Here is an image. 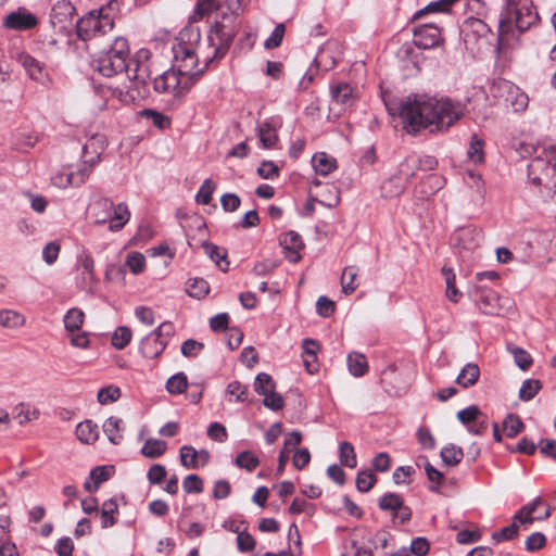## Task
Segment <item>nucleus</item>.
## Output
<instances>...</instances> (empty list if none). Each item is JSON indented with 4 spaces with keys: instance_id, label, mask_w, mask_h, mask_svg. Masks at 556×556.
<instances>
[{
    "instance_id": "19",
    "label": "nucleus",
    "mask_w": 556,
    "mask_h": 556,
    "mask_svg": "<svg viewBox=\"0 0 556 556\" xmlns=\"http://www.w3.org/2000/svg\"><path fill=\"white\" fill-rule=\"evenodd\" d=\"M331 99L334 103L341 105V110H345L354 104L356 96L353 87L348 83H338L330 87Z\"/></svg>"
},
{
    "instance_id": "64",
    "label": "nucleus",
    "mask_w": 556,
    "mask_h": 556,
    "mask_svg": "<svg viewBox=\"0 0 556 556\" xmlns=\"http://www.w3.org/2000/svg\"><path fill=\"white\" fill-rule=\"evenodd\" d=\"M540 452L556 460V440L553 439H542L539 443Z\"/></svg>"
},
{
    "instance_id": "17",
    "label": "nucleus",
    "mask_w": 556,
    "mask_h": 556,
    "mask_svg": "<svg viewBox=\"0 0 556 556\" xmlns=\"http://www.w3.org/2000/svg\"><path fill=\"white\" fill-rule=\"evenodd\" d=\"M472 296L483 314L497 315L500 313V296L494 290L477 286L472 291Z\"/></svg>"
},
{
    "instance_id": "48",
    "label": "nucleus",
    "mask_w": 556,
    "mask_h": 556,
    "mask_svg": "<svg viewBox=\"0 0 556 556\" xmlns=\"http://www.w3.org/2000/svg\"><path fill=\"white\" fill-rule=\"evenodd\" d=\"M377 482V477L368 470L359 471L356 477V488L359 492H368Z\"/></svg>"
},
{
    "instance_id": "47",
    "label": "nucleus",
    "mask_w": 556,
    "mask_h": 556,
    "mask_svg": "<svg viewBox=\"0 0 556 556\" xmlns=\"http://www.w3.org/2000/svg\"><path fill=\"white\" fill-rule=\"evenodd\" d=\"M121 396V389L115 386H109L101 388L98 392L97 399L98 402L102 405L113 403L117 401Z\"/></svg>"
},
{
    "instance_id": "16",
    "label": "nucleus",
    "mask_w": 556,
    "mask_h": 556,
    "mask_svg": "<svg viewBox=\"0 0 556 556\" xmlns=\"http://www.w3.org/2000/svg\"><path fill=\"white\" fill-rule=\"evenodd\" d=\"M443 42L441 29L432 24H425L414 29V43L420 49H432Z\"/></svg>"
},
{
    "instance_id": "49",
    "label": "nucleus",
    "mask_w": 556,
    "mask_h": 556,
    "mask_svg": "<svg viewBox=\"0 0 556 556\" xmlns=\"http://www.w3.org/2000/svg\"><path fill=\"white\" fill-rule=\"evenodd\" d=\"M215 188V182H213L211 179H205L195 195L197 202L203 205H207L212 200V194Z\"/></svg>"
},
{
    "instance_id": "23",
    "label": "nucleus",
    "mask_w": 556,
    "mask_h": 556,
    "mask_svg": "<svg viewBox=\"0 0 556 556\" xmlns=\"http://www.w3.org/2000/svg\"><path fill=\"white\" fill-rule=\"evenodd\" d=\"M281 245L290 251L289 258L293 262H298L301 258L299 250L303 248V241L299 233L295 231L286 232L280 241Z\"/></svg>"
},
{
    "instance_id": "8",
    "label": "nucleus",
    "mask_w": 556,
    "mask_h": 556,
    "mask_svg": "<svg viewBox=\"0 0 556 556\" xmlns=\"http://www.w3.org/2000/svg\"><path fill=\"white\" fill-rule=\"evenodd\" d=\"M418 170L417 155H407L400 164L397 174L383 182L381 187L383 195L387 198L400 195Z\"/></svg>"
},
{
    "instance_id": "26",
    "label": "nucleus",
    "mask_w": 556,
    "mask_h": 556,
    "mask_svg": "<svg viewBox=\"0 0 556 556\" xmlns=\"http://www.w3.org/2000/svg\"><path fill=\"white\" fill-rule=\"evenodd\" d=\"M480 369L477 364L468 363L459 372L456 382L463 388L475 386L479 379Z\"/></svg>"
},
{
    "instance_id": "43",
    "label": "nucleus",
    "mask_w": 556,
    "mask_h": 556,
    "mask_svg": "<svg viewBox=\"0 0 556 556\" xmlns=\"http://www.w3.org/2000/svg\"><path fill=\"white\" fill-rule=\"evenodd\" d=\"M275 381L266 372H260L254 380V391L260 395H265L275 390Z\"/></svg>"
},
{
    "instance_id": "9",
    "label": "nucleus",
    "mask_w": 556,
    "mask_h": 556,
    "mask_svg": "<svg viewBox=\"0 0 556 556\" xmlns=\"http://www.w3.org/2000/svg\"><path fill=\"white\" fill-rule=\"evenodd\" d=\"M490 93L497 100H503L515 112H523L529 104L528 96L520 88L506 79H496L490 86Z\"/></svg>"
},
{
    "instance_id": "46",
    "label": "nucleus",
    "mask_w": 556,
    "mask_h": 556,
    "mask_svg": "<svg viewBox=\"0 0 556 556\" xmlns=\"http://www.w3.org/2000/svg\"><path fill=\"white\" fill-rule=\"evenodd\" d=\"M126 266L134 275H139L146 269V257L142 253L132 252L127 255Z\"/></svg>"
},
{
    "instance_id": "20",
    "label": "nucleus",
    "mask_w": 556,
    "mask_h": 556,
    "mask_svg": "<svg viewBox=\"0 0 556 556\" xmlns=\"http://www.w3.org/2000/svg\"><path fill=\"white\" fill-rule=\"evenodd\" d=\"M444 185L445 178L443 176L440 174H430L419 184L418 192L421 194V198H428L441 190Z\"/></svg>"
},
{
    "instance_id": "35",
    "label": "nucleus",
    "mask_w": 556,
    "mask_h": 556,
    "mask_svg": "<svg viewBox=\"0 0 556 556\" xmlns=\"http://www.w3.org/2000/svg\"><path fill=\"white\" fill-rule=\"evenodd\" d=\"M507 350L514 356L516 365L521 370H527L532 365L533 359L526 350L514 344H507Z\"/></svg>"
},
{
    "instance_id": "25",
    "label": "nucleus",
    "mask_w": 556,
    "mask_h": 556,
    "mask_svg": "<svg viewBox=\"0 0 556 556\" xmlns=\"http://www.w3.org/2000/svg\"><path fill=\"white\" fill-rule=\"evenodd\" d=\"M257 134L260 137L261 144L265 149L273 148L278 140L277 130L268 121L257 126Z\"/></svg>"
},
{
    "instance_id": "39",
    "label": "nucleus",
    "mask_w": 556,
    "mask_h": 556,
    "mask_svg": "<svg viewBox=\"0 0 556 556\" xmlns=\"http://www.w3.org/2000/svg\"><path fill=\"white\" fill-rule=\"evenodd\" d=\"M542 383L538 379H527L522 382L519 389V399L521 401L532 400L541 390Z\"/></svg>"
},
{
    "instance_id": "1",
    "label": "nucleus",
    "mask_w": 556,
    "mask_h": 556,
    "mask_svg": "<svg viewBox=\"0 0 556 556\" xmlns=\"http://www.w3.org/2000/svg\"><path fill=\"white\" fill-rule=\"evenodd\" d=\"M242 0H195L189 16L190 23H198L216 12L206 40L195 42L180 41L173 48V68L157 76L153 81L154 90L174 98L184 97L194 84V77L201 75L215 60L223 58L229 50L241 21Z\"/></svg>"
},
{
    "instance_id": "52",
    "label": "nucleus",
    "mask_w": 556,
    "mask_h": 556,
    "mask_svg": "<svg viewBox=\"0 0 556 556\" xmlns=\"http://www.w3.org/2000/svg\"><path fill=\"white\" fill-rule=\"evenodd\" d=\"M182 488L186 493H201L203 491V480L197 475H189L184 479Z\"/></svg>"
},
{
    "instance_id": "10",
    "label": "nucleus",
    "mask_w": 556,
    "mask_h": 556,
    "mask_svg": "<svg viewBox=\"0 0 556 556\" xmlns=\"http://www.w3.org/2000/svg\"><path fill=\"white\" fill-rule=\"evenodd\" d=\"M172 323L161 324L154 331L148 334L141 342V352L147 358L159 357L166 348L169 338L174 334Z\"/></svg>"
},
{
    "instance_id": "13",
    "label": "nucleus",
    "mask_w": 556,
    "mask_h": 556,
    "mask_svg": "<svg viewBox=\"0 0 556 556\" xmlns=\"http://www.w3.org/2000/svg\"><path fill=\"white\" fill-rule=\"evenodd\" d=\"M38 23L39 20L35 14L21 7L5 16L3 26L12 30L26 31L37 27Z\"/></svg>"
},
{
    "instance_id": "7",
    "label": "nucleus",
    "mask_w": 556,
    "mask_h": 556,
    "mask_svg": "<svg viewBox=\"0 0 556 556\" xmlns=\"http://www.w3.org/2000/svg\"><path fill=\"white\" fill-rule=\"evenodd\" d=\"M91 216L94 218V223L109 222V230L118 231L128 223L130 212L125 203L114 205L111 199L100 198L91 205Z\"/></svg>"
},
{
    "instance_id": "41",
    "label": "nucleus",
    "mask_w": 556,
    "mask_h": 556,
    "mask_svg": "<svg viewBox=\"0 0 556 556\" xmlns=\"http://www.w3.org/2000/svg\"><path fill=\"white\" fill-rule=\"evenodd\" d=\"M131 330L126 326H121L115 329L112 336V345L117 350L125 349L131 340Z\"/></svg>"
},
{
    "instance_id": "57",
    "label": "nucleus",
    "mask_w": 556,
    "mask_h": 556,
    "mask_svg": "<svg viewBox=\"0 0 556 556\" xmlns=\"http://www.w3.org/2000/svg\"><path fill=\"white\" fill-rule=\"evenodd\" d=\"M263 396H264L263 404L267 408H269L271 410H280L283 407V404H285L283 399L279 393L275 392V390L266 393Z\"/></svg>"
},
{
    "instance_id": "28",
    "label": "nucleus",
    "mask_w": 556,
    "mask_h": 556,
    "mask_svg": "<svg viewBox=\"0 0 556 556\" xmlns=\"http://www.w3.org/2000/svg\"><path fill=\"white\" fill-rule=\"evenodd\" d=\"M17 62L25 68L29 77L34 80H39L42 77V67L40 63L27 53H21L17 56Z\"/></svg>"
},
{
    "instance_id": "37",
    "label": "nucleus",
    "mask_w": 556,
    "mask_h": 556,
    "mask_svg": "<svg viewBox=\"0 0 556 556\" xmlns=\"http://www.w3.org/2000/svg\"><path fill=\"white\" fill-rule=\"evenodd\" d=\"M339 459L341 465L349 467V468H355L357 465L356 454L354 446L348 442L344 441L339 446Z\"/></svg>"
},
{
    "instance_id": "21",
    "label": "nucleus",
    "mask_w": 556,
    "mask_h": 556,
    "mask_svg": "<svg viewBox=\"0 0 556 556\" xmlns=\"http://www.w3.org/2000/svg\"><path fill=\"white\" fill-rule=\"evenodd\" d=\"M76 437L84 444L94 443L99 438L97 424L90 419L79 422L76 427Z\"/></svg>"
},
{
    "instance_id": "3",
    "label": "nucleus",
    "mask_w": 556,
    "mask_h": 556,
    "mask_svg": "<svg viewBox=\"0 0 556 556\" xmlns=\"http://www.w3.org/2000/svg\"><path fill=\"white\" fill-rule=\"evenodd\" d=\"M387 111L399 116L407 132L429 129L430 132L446 131L466 112V104L450 98L437 99L427 94H410L397 100L383 96Z\"/></svg>"
},
{
    "instance_id": "56",
    "label": "nucleus",
    "mask_w": 556,
    "mask_h": 556,
    "mask_svg": "<svg viewBox=\"0 0 556 556\" xmlns=\"http://www.w3.org/2000/svg\"><path fill=\"white\" fill-rule=\"evenodd\" d=\"M60 250H61V247H60L59 242H56V241L49 242L48 244L45 245V248L42 250L43 261L48 265H52L58 260Z\"/></svg>"
},
{
    "instance_id": "30",
    "label": "nucleus",
    "mask_w": 556,
    "mask_h": 556,
    "mask_svg": "<svg viewBox=\"0 0 556 556\" xmlns=\"http://www.w3.org/2000/svg\"><path fill=\"white\" fill-rule=\"evenodd\" d=\"M358 269L355 266H346L341 275V288L345 295L352 294L358 287L356 282Z\"/></svg>"
},
{
    "instance_id": "4",
    "label": "nucleus",
    "mask_w": 556,
    "mask_h": 556,
    "mask_svg": "<svg viewBox=\"0 0 556 556\" xmlns=\"http://www.w3.org/2000/svg\"><path fill=\"white\" fill-rule=\"evenodd\" d=\"M540 21L539 13L531 0H506L498 20V46H505L509 35H514V30L519 33L528 30L536 25Z\"/></svg>"
},
{
    "instance_id": "51",
    "label": "nucleus",
    "mask_w": 556,
    "mask_h": 556,
    "mask_svg": "<svg viewBox=\"0 0 556 556\" xmlns=\"http://www.w3.org/2000/svg\"><path fill=\"white\" fill-rule=\"evenodd\" d=\"M336 309V303L327 296H319L316 302V311L321 317H330Z\"/></svg>"
},
{
    "instance_id": "22",
    "label": "nucleus",
    "mask_w": 556,
    "mask_h": 556,
    "mask_svg": "<svg viewBox=\"0 0 556 556\" xmlns=\"http://www.w3.org/2000/svg\"><path fill=\"white\" fill-rule=\"evenodd\" d=\"M26 317L15 309H0V327L16 330L24 327Z\"/></svg>"
},
{
    "instance_id": "6",
    "label": "nucleus",
    "mask_w": 556,
    "mask_h": 556,
    "mask_svg": "<svg viewBox=\"0 0 556 556\" xmlns=\"http://www.w3.org/2000/svg\"><path fill=\"white\" fill-rule=\"evenodd\" d=\"M116 5V1H111L108 7L90 11L88 14L83 16L76 25L78 38L84 41H88L101 38L112 31L114 27L112 11Z\"/></svg>"
},
{
    "instance_id": "11",
    "label": "nucleus",
    "mask_w": 556,
    "mask_h": 556,
    "mask_svg": "<svg viewBox=\"0 0 556 556\" xmlns=\"http://www.w3.org/2000/svg\"><path fill=\"white\" fill-rule=\"evenodd\" d=\"M462 34L466 48L473 51L476 48L479 50L482 43H488L492 30L484 21L470 17L465 21Z\"/></svg>"
},
{
    "instance_id": "14",
    "label": "nucleus",
    "mask_w": 556,
    "mask_h": 556,
    "mask_svg": "<svg viewBox=\"0 0 556 556\" xmlns=\"http://www.w3.org/2000/svg\"><path fill=\"white\" fill-rule=\"evenodd\" d=\"M77 283L81 289L92 290L96 283L94 260L90 252L83 251L76 263Z\"/></svg>"
},
{
    "instance_id": "29",
    "label": "nucleus",
    "mask_w": 556,
    "mask_h": 556,
    "mask_svg": "<svg viewBox=\"0 0 556 556\" xmlns=\"http://www.w3.org/2000/svg\"><path fill=\"white\" fill-rule=\"evenodd\" d=\"M122 426V419L114 416L109 417L103 424V431L113 444H119L123 439V435L119 433L123 429Z\"/></svg>"
},
{
    "instance_id": "45",
    "label": "nucleus",
    "mask_w": 556,
    "mask_h": 556,
    "mask_svg": "<svg viewBox=\"0 0 556 556\" xmlns=\"http://www.w3.org/2000/svg\"><path fill=\"white\" fill-rule=\"evenodd\" d=\"M188 382L187 377L184 372L172 376L166 382V390L170 394L184 393L187 389Z\"/></svg>"
},
{
    "instance_id": "24",
    "label": "nucleus",
    "mask_w": 556,
    "mask_h": 556,
    "mask_svg": "<svg viewBox=\"0 0 556 556\" xmlns=\"http://www.w3.org/2000/svg\"><path fill=\"white\" fill-rule=\"evenodd\" d=\"M313 168L316 174L327 176L337 168L336 159L325 152L316 153L312 159Z\"/></svg>"
},
{
    "instance_id": "38",
    "label": "nucleus",
    "mask_w": 556,
    "mask_h": 556,
    "mask_svg": "<svg viewBox=\"0 0 556 556\" xmlns=\"http://www.w3.org/2000/svg\"><path fill=\"white\" fill-rule=\"evenodd\" d=\"M484 141L476 134L472 135L467 155L475 164H480L484 161L483 153Z\"/></svg>"
},
{
    "instance_id": "62",
    "label": "nucleus",
    "mask_w": 556,
    "mask_h": 556,
    "mask_svg": "<svg viewBox=\"0 0 556 556\" xmlns=\"http://www.w3.org/2000/svg\"><path fill=\"white\" fill-rule=\"evenodd\" d=\"M430 545L425 538H416L412 541L409 552L410 555L425 556L429 552Z\"/></svg>"
},
{
    "instance_id": "34",
    "label": "nucleus",
    "mask_w": 556,
    "mask_h": 556,
    "mask_svg": "<svg viewBox=\"0 0 556 556\" xmlns=\"http://www.w3.org/2000/svg\"><path fill=\"white\" fill-rule=\"evenodd\" d=\"M541 504V498L536 497L530 505L523 506L516 515L515 519L520 521L521 523H532L535 519L532 517V514L535 511L538 505ZM549 516V510L547 509L543 516V518H547ZM536 519H542V517H538Z\"/></svg>"
},
{
    "instance_id": "53",
    "label": "nucleus",
    "mask_w": 556,
    "mask_h": 556,
    "mask_svg": "<svg viewBox=\"0 0 556 556\" xmlns=\"http://www.w3.org/2000/svg\"><path fill=\"white\" fill-rule=\"evenodd\" d=\"M286 27L282 23L278 24L271 35L265 40V48L275 49L278 48L283 39Z\"/></svg>"
},
{
    "instance_id": "2",
    "label": "nucleus",
    "mask_w": 556,
    "mask_h": 556,
    "mask_svg": "<svg viewBox=\"0 0 556 556\" xmlns=\"http://www.w3.org/2000/svg\"><path fill=\"white\" fill-rule=\"evenodd\" d=\"M148 59L147 50L139 51L136 59H130L128 39L116 36L97 54L92 65L105 77H117L119 84L111 86L113 96L124 104H131L149 93L151 70Z\"/></svg>"
},
{
    "instance_id": "58",
    "label": "nucleus",
    "mask_w": 556,
    "mask_h": 556,
    "mask_svg": "<svg viewBox=\"0 0 556 556\" xmlns=\"http://www.w3.org/2000/svg\"><path fill=\"white\" fill-rule=\"evenodd\" d=\"M229 324V316L227 313H220L215 316H213L210 319V327L213 331H228L230 328L228 327Z\"/></svg>"
},
{
    "instance_id": "59",
    "label": "nucleus",
    "mask_w": 556,
    "mask_h": 556,
    "mask_svg": "<svg viewBox=\"0 0 556 556\" xmlns=\"http://www.w3.org/2000/svg\"><path fill=\"white\" fill-rule=\"evenodd\" d=\"M165 477L166 468L160 464L152 465L147 473V478L151 484H160Z\"/></svg>"
},
{
    "instance_id": "15",
    "label": "nucleus",
    "mask_w": 556,
    "mask_h": 556,
    "mask_svg": "<svg viewBox=\"0 0 556 556\" xmlns=\"http://www.w3.org/2000/svg\"><path fill=\"white\" fill-rule=\"evenodd\" d=\"M106 138L102 134H92L83 147L84 162L80 165L90 166V173L99 162L102 153L106 149Z\"/></svg>"
},
{
    "instance_id": "12",
    "label": "nucleus",
    "mask_w": 556,
    "mask_h": 556,
    "mask_svg": "<svg viewBox=\"0 0 556 556\" xmlns=\"http://www.w3.org/2000/svg\"><path fill=\"white\" fill-rule=\"evenodd\" d=\"M90 175V166L79 165L76 170L63 168L55 173L51 180L58 188L79 187Z\"/></svg>"
},
{
    "instance_id": "33",
    "label": "nucleus",
    "mask_w": 556,
    "mask_h": 556,
    "mask_svg": "<svg viewBox=\"0 0 556 556\" xmlns=\"http://www.w3.org/2000/svg\"><path fill=\"white\" fill-rule=\"evenodd\" d=\"M167 450V443L162 440L149 439L141 448V454L148 458L162 456Z\"/></svg>"
},
{
    "instance_id": "60",
    "label": "nucleus",
    "mask_w": 556,
    "mask_h": 556,
    "mask_svg": "<svg viewBox=\"0 0 556 556\" xmlns=\"http://www.w3.org/2000/svg\"><path fill=\"white\" fill-rule=\"evenodd\" d=\"M243 340V332L239 328H230L226 332V344L230 350H236L240 346Z\"/></svg>"
},
{
    "instance_id": "63",
    "label": "nucleus",
    "mask_w": 556,
    "mask_h": 556,
    "mask_svg": "<svg viewBox=\"0 0 556 556\" xmlns=\"http://www.w3.org/2000/svg\"><path fill=\"white\" fill-rule=\"evenodd\" d=\"M207 435L217 442H224L227 439L226 428L219 422H213L207 429Z\"/></svg>"
},
{
    "instance_id": "31",
    "label": "nucleus",
    "mask_w": 556,
    "mask_h": 556,
    "mask_svg": "<svg viewBox=\"0 0 556 556\" xmlns=\"http://www.w3.org/2000/svg\"><path fill=\"white\" fill-rule=\"evenodd\" d=\"M348 367L354 377H362L368 370V363L365 355L354 352L348 356Z\"/></svg>"
},
{
    "instance_id": "18",
    "label": "nucleus",
    "mask_w": 556,
    "mask_h": 556,
    "mask_svg": "<svg viewBox=\"0 0 556 556\" xmlns=\"http://www.w3.org/2000/svg\"><path fill=\"white\" fill-rule=\"evenodd\" d=\"M210 453L206 450H195L191 445H184L179 450L181 466L187 469H199L210 462Z\"/></svg>"
},
{
    "instance_id": "61",
    "label": "nucleus",
    "mask_w": 556,
    "mask_h": 556,
    "mask_svg": "<svg viewBox=\"0 0 556 556\" xmlns=\"http://www.w3.org/2000/svg\"><path fill=\"white\" fill-rule=\"evenodd\" d=\"M144 114L146 116L151 117L153 125L161 129H165L170 126V118L160 112L146 110Z\"/></svg>"
},
{
    "instance_id": "5",
    "label": "nucleus",
    "mask_w": 556,
    "mask_h": 556,
    "mask_svg": "<svg viewBox=\"0 0 556 556\" xmlns=\"http://www.w3.org/2000/svg\"><path fill=\"white\" fill-rule=\"evenodd\" d=\"M528 182L543 197L556 192V148L543 149L528 164Z\"/></svg>"
},
{
    "instance_id": "42",
    "label": "nucleus",
    "mask_w": 556,
    "mask_h": 556,
    "mask_svg": "<svg viewBox=\"0 0 556 556\" xmlns=\"http://www.w3.org/2000/svg\"><path fill=\"white\" fill-rule=\"evenodd\" d=\"M503 428L508 438H514L523 430L525 425L519 416L509 414L503 421Z\"/></svg>"
},
{
    "instance_id": "36",
    "label": "nucleus",
    "mask_w": 556,
    "mask_h": 556,
    "mask_svg": "<svg viewBox=\"0 0 556 556\" xmlns=\"http://www.w3.org/2000/svg\"><path fill=\"white\" fill-rule=\"evenodd\" d=\"M440 456L445 465L456 466L462 462L464 453L460 447L450 444L441 450Z\"/></svg>"
},
{
    "instance_id": "54",
    "label": "nucleus",
    "mask_w": 556,
    "mask_h": 556,
    "mask_svg": "<svg viewBox=\"0 0 556 556\" xmlns=\"http://www.w3.org/2000/svg\"><path fill=\"white\" fill-rule=\"evenodd\" d=\"M518 534V526L514 522L507 527H504L500 531H496L492 534V539L494 542L500 543L506 540H513Z\"/></svg>"
},
{
    "instance_id": "40",
    "label": "nucleus",
    "mask_w": 556,
    "mask_h": 556,
    "mask_svg": "<svg viewBox=\"0 0 556 556\" xmlns=\"http://www.w3.org/2000/svg\"><path fill=\"white\" fill-rule=\"evenodd\" d=\"M210 291L208 282L202 278H194L189 281L187 292L191 298L201 300Z\"/></svg>"
},
{
    "instance_id": "55",
    "label": "nucleus",
    "mask_w": 556,
    "mask_h": 556,
    "mask_svg": "<svg viewBox=\"0 0 556 556\" xmlns=\"http://www.w3.org/2000/svg\"><path fill=\"white\" fill-rule=\"evenodd\" d=\"M480 415L478 406L471 405L457 413L458 420L467 426H470Z\"/></svg>"
},
{
    "instance_id": "44",
    "label": "nucleus",
    "mask_w": 556,
    "mask_h": 556,
    "mask_svg": "<svg viewBox=\"0 0 556 556\" xmlns=\"http://www.w3.org/2000/svg\"><path fill=\"white\" fill-rule=\"evenodd\" d=\"M403 504L404 501L402 496L396 493H386L379 501L380 509L392 513H396Z\"/></svg>"
},
{
    "instance_id": "27",
    "label": "nucleus",
    "mask_w": 556,
    "mask_h": 556,
    "mask_svg": "<svg viewBox=\"0 0 556 556\" xmlns=\"http://www.w3.org/2000/svg\"><path fill=\"white\" fill-rule=\"evenodd\" d=\"M118 514V505L115 500L111 498L105 501L101 507V525L103 528L113 527L116 521V515Z\"/></svg>"
},
{
    "instance_id": "32",
    "label": "nucleus",
    "mask_w": 556,
    "mask_h": 556,
    "mask_svg": "<svg viewBox=\"0 0 556 556\" xmlns=\"http://www.w3.org/2000/svg\"><path fill=\"white\" fill-rule=\"evenodd\" d=\"M84 320V312L76 307L68 309L63 319L65 329L72 333L78 331L81 328Z\"/></svg>"
},
{
    "instance_id": "50",
    "label": "nucleus",
    "mask_w": 556,
    "mask_h": 556,
    "mask_svg": "<svg viewBox=\"0 0 556 556\" xmlns=\"http://www.w3.org/2000/svg\"><path fill=\"white\" fill-rule=\"evenodd\" d=\"M16 415L15 418L17 419L20 425H24L26 422H29L31 420H35L39 417V410L36 408H30L28 405H25L24 403L20 404L16 407Z\"/></svg>"
}]
</instances>
